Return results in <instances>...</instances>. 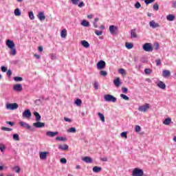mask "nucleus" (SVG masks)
<instances>
[{
  "mask_svg": "<svg viewBox=\"0 0 176 176\" xmlns=\"http://www.w3.org/2000/svg\"><path fill=\"white\" fill-rule=\"evenodd\" d=\"M104 101L107 102H116V98L111 94H106L104 96Z\"/></svg>",
  "mask_w": 176,
  "mask_h": 176,
  "instance_id": "nucleus-1",
  "label": "nucleus"
},
{
  "mask_svg": "<svg viewBox=\"0 0 176 176\" xmlns=\"http://www.w3.org/2000/svg\"><path fill=\"white\" fill-rule=\"evenodd\" d=\"M132 176H144V170L139 168H135L132 171Z\"/></svg>",
  "mask_w": 176,
  "mask_h": 176,
  "instance_id": "nucleus-2",
  "label": "nucleus"
},
{
  "mask_svg": "<svg viewBox=\"0 0 176 176\" xmlns=\"http://www.w3.org/2000/svg\"><path fill=\"white\" fill-rule=\"evenodd\" d=\"M149 108H151V104H149V103H146L139 107L138 109L140 112H146Z\"/></svg>",
  "mask_w": 176,
  "mask_h": 176,
  "instance_id": "nucleus-3",
  "label": "nucleus"
},
{
  "mask_svg": "<svg viewBox=\"0 0 176 176\" xmlns=\"http://www.w3.org/2000/svg\"><path fill=\"white\" fill-rule=\"evenodd\" d=\"M20 126L21 127H24L25 129H27L28 130H30V131H35V128L31 126L29 124L24 122H19Z\"/></svg>",
  "mask_w": 176,
  "mask_h": 176,
  "instance_id": "nucleus-4",
  "label": "nucleus"
},
{
  "mask_svg": "<svg viewBox=\"0 0 176 176\" xmlns=\"http://www.w3.org/2000/svg\"><path fill=\"white\" fill-rule=\"evenodd\" d=\"M143 50L144 52H153V47L149 43H146L143 45Z\"/></svg>",
  "mask_w": 176,
  "mask_h": 176,
  "instance_id": "nucleus-5",
  "label": "nucleus"
},
{
  "mask_svg": "<svg viewBox=\"0 0 176 176\" xmlns=\"http://www.w3.org/2000/svg\"><path fill=\"white\" fill-rule=\"evenodd\" d=\"M6 108L10 111H14V109L19 108V104L17 103H8L6 104Z\"/></svg>",
  "mask_w": 176,
  "mask_h": 176,
  "instance_id": "nucleus-6",
  "label": "nucleus"
},
{
  "mask_svg": "<svg viewBox=\"0 0 176 176\" xmlns=\"http://www.w3.org/2000/svg\"><path fill=\"white\" fill-rule=\"evenodd\" d=\"M109 31L111 35H117L118 28L116 25H111L109 26Z\"/></svg>",
  "mask_w": 176,
  "mask_h": 176,
  "instance_id": "nucleus-7",
  "label": "nucleus"
},
{
  "mask_svg": "<svg viewBox=\"0 0 176 176\" xmlns=\"http://www.w3.org/2000/svg\"><path fill=\"white\" fill-rule=\"evenodd\" d=\"M31 116H32V113H31L30 109H25L22 113V117L23 118L30 119Z\"/></svg>",
  "mask_w": 176,
  "mask_h": 176,
  "instance_id": "nucleus-8",
  "label": "nucleus"
},
{
  "mask_svg": "<svg viewBox=\"0 0 176 176\" xmlns=\"http://www.w3.org/2000/svg\"><path fill=\"white\" fill-rule=\"evenodd\" d=\"M105 65H107V63H105V61H104L102 60H100L96 64V67H97L98 69H104V68H105Z\"/></svg>",
  "mask_w": 176,
  "mask_h": 176,
  "instance_id": "nucleus-9",
  "label": "nucleus"
},
{
  "mask_svg": "<svg viewBox=\"0 0 176 176\" xmlns=\"http://www.w3.org/2000/svg\"><path fill=\"white\" fill-rule=\"evenodd\" d=\"M6 46H8V47L9 49H13V47H15L16 44H14V42H13V41L12 40H7L6 42Z\"/></svg>",
  "mask_w": 176,
  "mask_h": 176,
  "instance_id": "nucleus-10",
  "label": "nucleus"
},
{
  "mask_svg": "<svg viewBox=\"0 0 176 176\" xmlns=\"http://www.w3.org/2000/svg\"><path fill=\"white\" fill-rule=\"evenodd\" d=\"M33 126L36 127V129H42V127H45V123L37 121V122L33 123Z\"/></svg>",
  "mask_w": 176,
  "mask_h": 176,
  "instance_id": "nucleus-11",
  "label": "nucleus"
},
{
  "mask_svg": "<svg viewBox=\"0 0 176 176\" xmlns=\"http://www.w3.org/2000/svg\"><path fill=\"white\" fill-rule=\"evenodd\" d=\"M47 155H49V152L44 151L40 153V159L41 160H46L47 159Z\"/></svg>",
  "mask_w": 176,
  "mask_h": 176,
  "instance_id": "nucleus-12",
  "label": "nucleus"
},
{
  "mask_svg": "<svg viewBox=\"0 0 176 176\" xmlns=\"http://www.w3.org/2000/svg\"><path fill=\"white\" fill-rule=\"evenodd\" d=\"M46 135L47 137H51V138L56 137V135H58V131L53 132V131H49L46 132Z\"/></svg>",
  "mask_w": 176,
  "mask_h": 176,
  "instance_id": "nucleus-13",
  "label": "nucleus"
},
{
  "mask_svg": "<svg viewBox=\"0 0 176 176\" xmlns=\"http://www.w3.org/2000/svg\"><path fill=\"white\" fill-rule=\"evenodd\" d=\"M38 19L40 20V21H43V20H46V16H45L44 12H40L38 15Z\"/></svg>",
  "mask_w": 176,
  "mask_h": 176,
  "instance_id": "nucleus-14",
  "label": "nucleus"
},
{
  "mask_svg": "<svg viewBox=\"0 0 176 176\" xmlns=\"http://www.w3.org/2000/svg\"><path fill=\"white\" fill-rule=\"evenodd\" d=\"M113 84L116 86V87H120V85H122V82L120 81V78L117 77L114 80H113Z\"/></svg>",
  "mask_w": 176,
  "mask_h": 176,
  "instance_id": "nucleus-15",
  "label": "nucleus"
},
{
  "mask_svg": "<svg viewBox=\"0 0 176 176\" xmlns=\"http://www.w3.org/2000/svg\"><path fill=\"white\" fill-rule=\"evenodd\" d=\"M13 90L14 91H21L23 90V86L21 84H16L13 86Z\"/></svg>",
  "mask_w": 176,
  "mask_h": 176,
  "instance_id": "nucleus-16",
  "label": "nucleus"
},
{
  "mask_svg": "<svg viewBox=\"0 0 176 176\" xmlns=\"http://www.w3.org/2000/svg\"><path fill=\"white\" fill-rule=\"evenodd\" d=\"M162 76L164 78H170V76H171V72H170V70H163L162 72Z\"/></svg>",
  "mask_w": 176,
  "mask_h": 176,
  "instance_id": "nucleus-17",
  "label": "nucleus"
},
{
  "mask_svg": "<svg viewBox=\"0 0 176 176\" xmlns=\"http://www.w3.org/2000/svg\"><path fill=\"white\" fill-rule=\"evenodd\" d=\"M149 25L151 27V28H157L158 27H160V25L155 22L153 20L150 21Z\"/></svg>",
  "mask_w": 176,
  "mask_h": 176,
  "instance_id": "nucleus-18",
  "label": "nucleus"
},
{
  "mask_svg": "<svg viewBox=\"0 0 176 176\" xmlns=\"http://www.w3.org/2000/svg\"><path fill=\"white\" fill-rule=\"evenodd\" d=\"M81 45H82V46H83V47H85L86 49L90 47V44L86 40L82 41Z\"/></svg>",
  "mask_w": 176,
  "mask_h": 176,
  "instance_id": "nucleus-19",
  "label": "nucleus"
},
{
  "mask_svg": "<svg viewBox=\"0 0 176 176\" xmlns=\"http://www.w3.org/2000/svg\"><path fill=\"white\" fill-rule=\"evenodd\" d=\"M157 86L160 87V89H162V90H164L166 89V84L163 82V81H160L157 84Z\"/></svg>",
  "mask_w": 176,
  "mask_h": 176,
  "instance_id": "nucleus-20",
  "label": "nucleus"
},
{
  "mask_svg": "<svg viewBox=\"0 0 176 176\" xmlns=\"http://www.w3.org/2000/svg\"><path fill=\"white\" fill-rule=\"evenodd\" d=\"M83 162H85V163H93V159L90 157H85L82 158Z\"/></svg>",
  "mask_w": 176,
  "mask_h": 176,
  "instance_id": "nucleus-21",
  "label": "nucleus"
},
{
  "mask_svg": "<svg viewBox=\"0 0 176 176\" xmlns=\"http://www.w3.org/2000/svg\"><path fill=\"white\" fill-rule=\"evenodd\" d=\"M34 115L36 117V122H41V119H42L41 114H39V113L35 111V112H34Z\"/></svg>",
  "mask_w": 176,
  "mask_h": 176,
  "instance_id": "nucleus-22",
  "label": "nucleus"
},
{
  "mask_svg": "<svg viewBox=\"0 0 176 176\" xmlns=\"http://www.w3.org/2000/svg\"><path fill=\"white\" fill-rule=\"evenodd\" d=\"M168 21H174L175 20V16L174 14H169L166 16Z\"/></svg>",
  "mask_w": 176,
  "mask_h": 176,
  "instance_id": "nucleus-23",
  "label": "nucleus"
},
{
  "mask_svg": "<svg viewBox=\"0 0 176 176\" xmlns=\"http://www.w3.org/2000/svg\"><path fill=\"white\" fill-rule=\"evenodd\" d=\"M170 123H171V118H166L163 122V124H165L166 126L170 125Z\"/></svg>",
  "mask_w": 176,
  "mask_h": 176,
  "instance_id": "nucleus-24",
  "label": "nucleus"
},
{
  "mask_svg": "<svg viewBox=\"0 0 176 176\" xmlns=\"http://www.w3.org/2000/svg\"><path fill=\"white\" fill-rule=\"evenodd\" d=\"M68 148L69 146H67V144L58 146V149H61V151H68Z\"/></svg>",
  "mask_w": 176,
  "mask_h": 176,
  "instance_id": "nucleus-25",
  "label": "nucleus"
},
{
  "mask_svg": "<svg viewBox=\"0 0 176 176\" xmlns=\"http://www.w3.org/2000/svg\"><path fill=\"white\" fill-rule=\"evenodd\" d=\"M10 49V56H16V54H17V51L16 50V48L13 47Z\"/></svg>",
  "mask_w": 176,
  "mask_h": 176,
  "instance_id": "nucleus-26",
  "label": "nucleus"
},
{
  "mask_svg": "<svg viewBox=\"0 0 176 176\" xmlns=\"http://www.w3.org/2000/svg\"><path fill=\"white\" fill-rule=\"evenodd\" d=\"M131 38H137V30L135 29L131 30Z\"/></svg>",
  "mask_w": 176,
  "mask_h": 176,
  "instance_id": "nucleus-27",
  "label": "nucleus"
},
{
  "mask_svg": "<svg viewBox=\"0 0 176 176\" xmlns=\"http://www.w3.org/2000/svg\"><path fill=\"white\" fill-rule=\"evenodd\" d=\"M81 25H82V27H89L90 23L86 20H83L81 22Z\"/></svg>",
  "mask_w": 176,
  "mask_h": 176,
  "instance_id": "nucleus-28",
  "label": "nucleus"
},
{
  "mask_svg": "<svg viewBox=\"0 0 176 176\" xmlns=\"http://www.w3.org/2000/svg\"><path fill=\"white\" fill-rule=\"evenodd\" d=\"M61 38H67V30L64 29L60 32Z\"/></svg>",
  "mask_w": 176,
  "mask_h": 176,
  "instance_id": "nucleus-29",
  "label": "nucleus"
},
{
  "mask_svg": "<svg viewBox=\"0 0 176 176\" xmlns=\"http://www.w3.org/2000/svg\"><path fill=\"white\" fill-rule=\"evenodd\" d=\"M101 170H102V168L100 166H94L93 168L94 173H100V171H101Z\"/></svg>",
  "mask_w": 176,
  "mask_h": 176,
  "instance_id": "nucleus-30",
  "label": "nucleus"
},
{
  "mask_svg": "<svg viewBox=\"0 0 176 176\" xmlns=\"http://www.w3.org/2000/svg\"><path fill=\"white\" fill-rule=\"evenodd\" d=\"M14 13L15 16H21V11H20V8H16Z\"/></svg>",
  "mask_w": 176,
  "mask_h": 176,
  "instance_id": "nucleus-31",
  "label": "nucleus"
},
{
  "mask_svg": "<svg viewBox=\"0 0 176 176\" xmlns=\"http://www.w3.org/2000/svg\"><path fill=\"white\" fill-rule=\"evenodd\" d=\"M12 138L14 141H20V136L17 133L13 134Z\"/></svg>",
  "mask_w": 176,
  "mask_h": 176,
  "instance_id": "nucleus-32",
  "label": "nucleus"
},
{
  "mask_svg": "<svg viewBox=\"0 0 176 176\" xmlns=\"http://www.w3.org/2000/svg\"><path fill=\"white\" fill-rule=\"evenodd\" d=\"M125 46H126V49L130 50V49H133L134 45L131 43H126Z\"/></svg>",
  "mask_w": 176,
  "mask_h": 176,
  "instance_id": "nucleus-33",
  "label": "nucleus"
},
{
  "mask_svg": "<svg viewBox=\"0 0 176 176\" xmlns=\"http://www.w3.org/2000/svg\"><path fill=\"white\" fill-rule=\"evenodd\" d=\"M98 116H99L100 120H102V122H105V116H104V114L101 113H98Z\"/></svg>",
  "mask_w": 176,
  "mask_h": 176,
  "instance_id": "nucleus-34",
  "label": "nucleus"
},
{
  "mask_svg": "<svg viewBox=\"0 0 176 176\" xmlns=\"http://www.w3.org/2000/svg\"><path fill=\"white\" fill-rule=\"evenodd\" d=\"M75 104L77 107H80L82 105V100L77 98L75 101Z\"/></svg>",
  "mask_w": 176,
  "mask_h": 176,
  "instance_id": "nucleus-35",
  "label": "nucleus"
},
{
  "mask_svg": "<svg viewBox=\"0 0 176 176\" xmlns=\"http://www.w3.org/2000/svg\"><path fill=\"white\" fill-rule=\"evenodd\" d=\"M120 97H121V98H122V100H125V101H129V100H130V98H129V96H127L123 94H120Z\"/></svg>",
  "mask_w": 176,
  "mask_h": 176,
  "instance_id": "nucleus-36",
  "label": "nucleus"
},
{
  "mask_svg": "<svg viewBox=\"0 0 176 176\" xmlns=\"http://www.w3.org/2000/svg\"><path fill=\"white\" fill-rule=\"evenodd\" d=\"M118 72L120 74H121V75H123L124 76H125V75H126V70L124 69H123V68L119 69H118Z\"/></svg>",
  "mask_w": 176,
  "mask_h": 176,
  "instance_id": "nucleus-37",
  "label": "nucleus"
},
{
  "mask_svg": "<svg viewBox=\"0 0 176 176\" xmlns=\"http://www.w3.org/2000/svg\"><path fill=\"white\" fill-rule=\"evenodd\" d=\"M56 141H67V138H63V137H60V136H58L56 138Z\"/></svg>",
  "mask_w": 176,
  "mask_h": 176,
  "instance_id": "nucleus-38",
  "label": "nucleus"
},
{
  "mask_svg": "<svg viewBox=\"0 0 176 176\" xmlns=\"http://www.w3.org/2000/svg\"><path fill=\"white\" fill-rule=\"evenodd\" d=\"M14 80L15 82H21V81H23V78L20 76H15V77H14Z\"/></svg>",
  "mask_w": 176,
  "mask_h": 176,
  "instance_id": "nucleus-39",
  "label": "nucleus"
},
{
  "mask_svg": "<svg viewBox=\"0 0 176 176\" xmlns=\"http://www.w3.org/2000/svg\"><path fill=\"white\" fill-rule=\"evenodd\" d=\"M144 73L146 74V75H151V74H152V69L149 68L145 69Z\"/></svg>",
  "mask_w": 176,
  "mask_h": 176,
  "instance_id": "nucleus-40",
  "label": "nucleus"
},
{
  "mask_svg": "<svg viewBox=\"0 0 176 176\" xmlns=\"http://www.w3.org/2000/svg\"><path fill=\"white\" fill-rule=\"evenodd\" d=\"M29 17H30V20H34L35 19V16H34V12L30 11L29 12Z\"/></svg>",
  "mask_w": 176,
  "mask_h": 176,
  "instance_id": "nucleus-41",
  "label": "nucleus"
},
{
  "mask_svg": "<svg viewBox=\"0 0 176 176\" xmlns=\"http://www.w3.org/2000/svg\"><path fill=\"white\" fill-rule=\"evenodd\" d=\"M153 10H155V12H157L159 10V4L157 3H155L153 6Z\"/></svg>",
  "mask_w": 176,
  "mask_h": 176,
  "instance_id": "nucleus-42",
  "label": "nucleus"
},
{
  "mask_svg": "<svg viewBox=\"0 0 176 176\" xmlns=\"http://www.w3.org/2000/svg\"><path fill=\"white\" fill-rule=\"evenodd\" d=\"M1 130H3V131H12V130H13V129L12 128L2 126Z\"/></svg>",
  "mask_w": 176,
  "mask_h": 176,
  "instance_id": "nucleus-43",
  "label": "nucleus"
},
{
  "mask_svg": "<svg viewBox=\"0 0 176 176\" xmlns=\"http://www.w3.org/2000/svg\"><path fill=\"white\" fill-rule=\"evenodd\" d=\"M100 76H107V75H108V73L107 72V71H100Z\"/></svg>",
  "mask_w": 176,
  "mask_h": 176,
  "instance_id": "nucleus-44",
  "label": "nucleus"
},
{
  "mask_svg": "<svg viewBox=\"0 0 176 176\" xmlns=\"http://www.w3.org/2000/svg\"><path fill=\"white\" fill-rule=\"evenodd\" d=\"M12 170H15L16 173H20V171H21V168H20V166H14V168H12Z\"/></svg>",
  "mask_w": 176,
  "mask_h": 176,
  "instance_id": "nucleus-45",
  "label": "nucleus"
},
{
  "mask_svg": "<svg viewBox=\"0 0 176 176\" xmlns=\"http://www.w3.org/2000/svg\"><path fill=\"white\" fill-rule=\"evenodd\" d=\"M69 133H75L76 131V127H71L67 130Z\"/></svg>",
  "mask_w": 176,
  "mask_h": 176,
  "instance_id": "nucleus-46",
  "label": "nucleus"
},
{
  "mask_svg": "<svg viewBox=\"0 0 176 176\" xmlns=\"http://www.w3.org/2000/svg\"><path fill=\"white\" fill-rule=\"evenodd\" d=\"M121 137L122 138H125L126 140H127V132L124 131V132L121 133Z\"/></svg>",
  "mask_w": 176,
  "mask_h": 176,
  "instance_id": "nucleus-47",
  "label": "nucleus"
},
{
  "mask_svg": "<svg viewBox=\"0 0 176 176\" xmlns=\"http://www.w3.org/2000/svg\"><path fill=\"white\" fill-rule=\"evenodd\" d=\"M135 9H140L141 8V3H140V1H137L135 3Z\"/></svg>",
  "mask_w": 176,
  "mask_h": 176,
  "instance_id": "nucleus-48",
  "label": "nucleus"
},
{
  "mask_svg": "<svg viewBox=\"0 0 176 176\" xmlns=\"http://www.w3.org/2000/svg\"><path fill=\"white\" fill-rule=\"evenodd\" d=\"M135 131L136 133H140V131H141V126H140V125H136L135 127Z\"/></svg>",
  "mask_w": 176,
  "mask_h": 176,
  "instance_id": "nucleus-49",
  "label": "nucleus"
},
{
  "mask_svg": "<svg viewBox=\"0 0 176 176\" xmlns=\"http://www.w3.org/2000/svg\"><path fill=\"white\" fill-rule=\"evenodd\" d=\"M153 2H155V0H144V3H146V5L153 3Z\"/></svg>",
  "mask_w": 176,
  "mask_h": 176,
  "instance_id": "nucleus-50",
  "label": "nucleus"
},
{
  "mask_svg": "<svg viewBox=\"0 0 176 176\" xmlns=\"http://www.w3.org/2000/svg\"><path fill=\"white\" fill-rule=\"evenodd\" d=\"M154 49L155 50H159L160 47V45L159 44V43H156L154 44Z\"/></svg>",
  "mask_w": 176,
  "mask_h": 176,
  "instance_id": "nucleus-51",
  "label": "nucleus"
},
{
  "mask_svg": "<svg viewBox=\"0 0 176 176\" xmlns=\"http://www.w3.org/2000/svg\"><path fill=\"white\" fill-rule=\"evenodd\" d=\"M94 87L95 90H98V82L95 81L94 84Z\"/></svg>",
  "mask_w": 176,
  "mask_h": 176,
  "instance_id": "nucleus-52",
  "label": "nucleus"
},
{
  "mask_svg": "<svg viewBox=\"0 0 176 176\" xmlns=\"http://www.w3.org/2000/svg\"><path fill=\"white\" fill-rule=\"evenodd\" d=\"M95 34L98 36L102 35V31L95 30Z\"/></svg>",
  "mask_w": 176,
  "mask_h": 176,
  "instance_id": "nucleus-53",
  "label": "nucleus"
},
{
  "mask_svg": "<svg viewBox=\"0 0 176 176\" xmlns=\"http://www.w3.org/2000/svg\"><path fill=\"white\" fill-rule=\"evenodd\" d=\"M122 93H124V94H126V93H129V89L126 87H122Z\"/></svg>",
  "mask_w": 176,
  "mask_h": 176,
  "instance_id": "nucleus-54",
  "label": "nucleus"
},
{
  "mask_svg": "<svg viewBox=\"0 0 176 176\" xmlns=\"http://www.w3.org/2000/svg\"><path fill=\"white\" fill-rule=\"evenodd\" d=\"M155 62H156V65L157 67H159V65H162V60L160 59L156 60Z\"/></svg>",
  "mask_w": 176,
  "mask_h": 176,
  "instance_id": "nucleus-55",
  "label": "nucleus"
},
{
  "mask_svg": "<svg viewBox=\"0 0 176 176\" xmlns=\"http://www.w3.org/2000/svg\"><path fill=\"white\" fill-rule=\"evenodd\" d=\"M60 163H62V164H65L67 163V159L61 158L60 159Z\"/></svg>",
  "mask_w": 176,
  "mask_h": 176,
  "instance_id": "nucleus-56",
  "label": "nucleus"
},
{
  "mask_svg": "<svg viewBox=\"0 0 176 176\" xmlns=\"http://www.w3.org/2000/svg\"><path fill=\"white\" fill-rule=\"evenodd\" d=\"M1 71L2 72H6V71H8V67L5 66H1Z\"/></svg>",
  "mask_w": 176,
  "mask_h": 176,
  "instance_id": "nucleus-57",
  "label": "nucleus"
},
{
  "mask_svg": "<svg viewBox=\"0 0 176 176\" xmlns=\"http://www.w3.org/2000/svg\"><path fill=\"white\" fill-rule=\"evenodd\" d=\"M6 124H9L11 126H14V122H10V121H7Z\"/></svg>",
  "mask_w": 176,
  "mask_h": 176,
  "instance_id": "nucleus-58",
  "label": "nucleus"
},
{
  "mask_svg": "<svg viewBox=\"0 0 176 176\" xmlns=\"http://www.w3.org/2000/svg\"><path fill=\"white\" fill-rule=\"evenodd\" d=\"M7 75H8V78H10V76H12V70L8 69L7 71Z\"/></svg>",
  "mask_w": 176,
  "mask_h": 176,
  "instance_id": "nucleus-59",
  "label": "nucleus"
},
{
  "mask_svg": "<svg viewBox=\"0 0 176 176\" xmlns=\"http://www.w3.org/2000/svg\"><path fill=\"white\" fill-rule=\"evenodd\" d=\"M79 1L80 0H72V2L73 5H78V3H79Z\"/></svg>",
  "mask_w": 176,
  "mask_h": 176,
  "instance_id": "nucleus-60",
  "label": "nucleus"
},
{
  "mask_svg": "<svg viewBox=\"0 0 176 176\" xmlns=\"http://www.w3.org/2000/svg\"><path fill=\"white\" fill-rule=\"evenodd\" d=\"M64 120H65V122H69V123H71V122H72V120H71L70 118H68L67 117L64 118Z\"/></svg>",
  "mask_w": 176,
  "mask_h": 176,
  "instance_id": "nucleus-61",
  "label": "nucleus"
},
{
  "mask_svg": "<svg viewBox=\"0 0 176 176\" xmlns=\"http://www.w3.org/2000/svg\"><path fill=\"white\" fill-rule=\"evenodd\" d=\"M83 6H85V3L83 1L80 2L78 8H83Z\"/></svg>",
  "mask_w": 176,
  "mask_h": 176,
  "instance_id": "nucleus-62",
  "label": "nucleus"
},
{
  "mask_svg": "<svg viewBox=\"0 0 176 176\" xmlns=\"http://www.w3.org/2000/svg\"><path fill=\"white\" fill-rule=\"evenodd\" d=\"M38 52L42 53V52H43V47H42V46L38 47Z\"/></svg>",
  "mask_w": 176,
  "mask_h": 176,
  "instance_id": "nucleus-63",
  "label": "nucleus"
},
{
  "mask_svg": "<svg viewBox=\"0 0 176 176\" xmlns=\"http://www.w3.org/2000/svg\"><path fill=\"white\" fill-rule=\"evenodd\" d=\"M0 151H1V152H3V151H5V146H0Z\"/></svg>",
  "mask_w": 176,
  "mask_h": 176,
  "instance_id": "nucleus-64",
  "label": "nucleus"
}]
</instances>
